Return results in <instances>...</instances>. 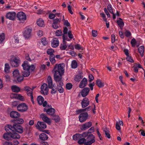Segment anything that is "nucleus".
Segmentation results:
<instances>
[{"mask_svg": "<svg viewBox=\"0 0 145 145\" xmlns=\"http://www.w3.org/2000/svg\"><path fill=\"white\" fill-rule=\"evenodd\" d=\"M37 25L40 27H42L44 25V22L43 20L40 18L37 21Z\"/></svg>", "mask_w": 145, "mask_h": 145, "instance_id": "473e14b6", "label": "nucleus"}, {"mask_svg": "<svg viewBox=\"0 0 145 145\" xmlns=\"http://www.w3.org/2000/svg\"><path fill=\"white\" fill-rule=\"evenodd\" d=\"M62 38L63 39V43L64 44H66V42L65 41V40L67 41H69L70 40L69 39V38L67 37V36H65L64 35H62Z\"/></svg>", "mask_w": 145, "mask_h": 145, "instance_id": "49530a36", "label": "nucleus"}, {"mask_svg": "<svg viewBox=\"0 0 145 145\" xmlns=\"http://www.w3.org/2000/svg\"><path fill=\"white\" fill-rule=\"evenodd\" d=\"M37 125L36 126L37 128L40 131H42V129H45L46 127V125L44 122L38 121L37 123Z\"/></svg>", "mask_w": 145, "mask_h": 145, "instance_id": "9b49d317", "label": "nucleus"}, {"mask_svg": "<svg viewBox=\"0 0 145 145\" xmlns=\"http://www.w3.org/2000/svg\"><path fill=\"white\" fill-rule=\"evenodd\" d=\"M63 22V24L64 25H65L67 27L70 26V23L68 22L67 20H64V21Z\"/></svg>", "mask_w": 145, "mask_h": 145, "instance_id": "0e129e2a", "label": "nucleus"}, {"mask_svg": "<svg viewBox=\"0 0 145 145\" xmlns=\"http://www.w3.org/2000/svg\"><path fill=\"white\" fill-rule=\"evenodd\" d=\"M72 87V85L71 83H68L66 84V88L67 89L70 90Z\"/></svg>", "mask_w": 145, "mask_h": 145, "instance_id": "13d9d810", "label": "nucleus"}, {"mask_svg": "<svg viewBox=\"0 0 145 145\" xmlns=\"http://www.w3.org/2000/svg\"><path fill=\"white\" fill-rule=\"evenodd\" d=\"M47 81L48 87L50 88H52V87H54V85L52 84V78L50 76H48Z\"/></svg>", "mask_w": 145, "mask_h": 145, "instance_id": "bb28decb", "label": "nucleus"}, {"mask_svg": "<svg viewBox=\"0 0 145 145\" xmlns=\"http://www.w3.org/2000/svg\"><path fill=\"white\" fill-rule=\"evenodd\" d=\"M29 66L30 65L28 64V62L27 61H24L22 65V66L23 67V69L24 70H29Z\"/></svg>", "mask_w": 145, "mask_h": 145, "instance_id": "aec40b11", "label": "nucleus"}, {"mask_svg": "<svg viewBox=\"0 0 145 145\" xmlns=\"http://www.w3.org/2000/svg\"><path fill=\"white\" fill-rule=\"evenodd\" d=\"M103 131L105 132V137H107L108 138H110V135L109 133V131L106 128H105L103 129Z\"/></svg>", "mask_w": 145, "mask_h": 145, "instance_id": "58836bf2", "label": "nucleus"}, {"mask_svg": "<svg viewBox=\"0 0 145 145\" xmlns=\"http://www.w3.org/2000/svg\"><path fill=\"white\" fill-rule=\"evenodd\" d=\"M6 131L9 130L12 131H16L20 134L23 132V127L19 125L14 124L12 126L10 125H6L5 127Z\"/></svg>", "mask_w": 145, "mask_h": 145, "instance_id": "f03ea898", "label": "nucleus"}, {"mask_svg": "<svg viewBox=\"0 0 145 145\" xmlns=\"http://www.w3.org/2000/svg\"><path fill=\"white\" fill-rule=\"evenodd\" d=\"M68 36L69 38L71 39L73 37V35L72 34V31H69L68 32Z\"/></svg>", "mask_w": 145, "mask_h": 145, "instance_id": "774afa93", "label": "nucleus"}, {"mask_svg": "<svg viewBox=\"0 0 145 145\" xmlns=\"http://www.w3.org/2000/svg\"><path fill=\"white\" fill-rule=\"evenodd\" d=\"M12 91L14 92L18 93L20 91V88L18 86H12L11 87Z\"/></svg>", "mask_w": 145, "mask_h": 145, "instance_id": "2f4dec72", "label": "nucleus"}, {"mask_svg": "<svg viewBox=\"0 0 145 145\" xmlns=\"http://www.w3.org/2000/svg\"><path fill=\"white\" fill-rule=\"evenodd\" d=\"M13 76L14 78H16L19 76V72L18 70L16 69L13 72Z\"/></svg>", "mask_w": 145, "mask_h": 145, "instance_id": "a19ab883", "label": "nucleus"}, {"mask_svg": "<svg viewBox=\"0 0 145 145\" xmlns=\"http://www.w3.org/2000/svg\"><path fill=\"white\" fill-rule=\"evenodd\" d=\"M52 116V119L55 120L56 122H58L59 121L60 118L58 116H54V114Z\"/></svg>", "mask_w": 145, "mask_h": 145, "instance_id": "a18cd8bd", "label": "nucleus"}, {"mask_svg": "<svg viewBox=\"0 0 145 145\" xmlns=\"http://www.w3.org/2000/svg\"><path fill=\"white\" fill-rule=\"evenodd\" d=\"M18 110L23 112L26 111L28 109V106L24 103L19 104L17 106Z\"/></svg>", "mask_w": 145, "mask_h": 145, "instance_id": "20e7f679", "label": "nucleus"}, {"mask_svg": "<svg viewBox=\"0 0 145 145\" xmlns=\"http://www.w3.org/2000/svg\"><path fill=\"white\" fill-rule=\"evenodd\" d=\"M96 84L99 88L103 87L104 86V83L99 79H97L96 80Z\"/></svg>", "mask_w": 145, "mask_h": 145, "instance_id": "c85d7f7f", "label": "nucleus"}, {"mask_svg": "<svg viewBox=\"0 0 145 145\" xmlns=\"http://www.w3.org/2000/svg\"><path fill=\"white\" fill-rule=\"evenodd\" d=\"M87 142H85L84 145H91L95 141V137L92 134L88 135L86 139Z\"/></svg>", "mask_w": 145, "mask_h": 145, "instance_id": "39448f33", "label": "nucleus"}, {"mask_svg": "<svg viewBox=\"0 0 145 145\" xmlns=\"http://www.w3.org/2000/svg\"><path fill=\"white\" fill-rule=\"evenodd\" d=\"M52 90L51 91V93L52 94H54L57 91V88L56 86L54 87H52Z\"/></svg>", "mask_w": 145, "mask_h": 145, "instance_id": "e2e57ef3", "label": "nucleus"}, {"mask_svg": "<svg viewBox=\"0 0 145 145\" xmlns=\"http://www.w3.org/2000/svg\"><path fill=\"white\" fill-rule=\"evenodd\" d=\"M135 65H134L133 68L134 71L135 72L137 73L138 72V68L142 69L140 64L137 63H135Z\"/></svg>", "mask_w": 145, "mask_h": 145, "instance_id": "cd10ccee", "label": "nucleus"}, {"mask_svg": "<svg viewBox=\"0 0 145 145\" xmlns=\"http://www.w3.org/2000/svg\"><path fill=\"white\" fill-rule=\"evenodd\" d=\"M41 92L44 95H47L48 94V89L47 85L45 83L43 84L41 87Z\"/></svg>", "mask_w": 145, "mask_h": 145, "instance_id": "6e6552de", "label": "nucleus"}, {"mask_svg": "<svg viewBox=\"0 0 145 145\" xmlns=\"http://www.w3.org/2000/svg\"><path fill=\"white\" fill-rule=\"evenodd\" d=\"M31 89L28 86H26L24 88V89H22V91L25 90L27 91V93L31 91Z\"/></svg>", "mask_w": 145, "mask_h": 145, "instance_id": "864d4df0", "label": "nucleus"}, {"mask_svg": "<svg viewBox=\"0 0 145 145\" xmlns=\"http://www.w3.org/2000/svg\"><path fill=\"white\" fill-rule=\"evenodd\" d=\"M126 59L128 61L131 63H133L134 62V61L130 56H127V57L126 58Z\"/></svg>", "mask_w": 145, "mask_h": 145, "instance_id": "680f3d73", "label": "nucleus"}, {"mask_svg": "<svg viewBox=\"0 0 145 145\" xmlns=\"http://www.w3.org/2000/svg\"><path fill=\"white\" fill-rule=\"evenodd\" d=\"M11 131H10L8 133H4L3 136V138L6 140H11Z\"/></svg>", "mask_w": 145, "mask_h": 145, "instance_id": "dca6fc26", "label": "nucleus"}, {"mask_svg": "<svg viewBox=\"0 0 145 145\" xmlns=\"http://www.w3.org/2000/svg\"><path fill=\"white\" fill-rule=\"evenodd\" d=\"M56 82H58L59 85H57V90L60 93H62L64 91L62 87V86L63 85V84L62 82V79L61 80V83L59 81H56Z\"/></svg>", "mask_w": 145, "mask_h": 145, "instance_id": "a211bd4d", "label": "nucleus"}, {"mask_svg": "<svg viewBox=\"0 0 145 145\" xmlns=\"http://www.w3.org/2000/svg\"><path fill=\"white\" fill-rule=\"evenodd\" d=\"M40 116L41 118H42L44 122H46L49 124L51 123V121L50 119L47 117L45 114H42Z\"/></svg>", "mask_w": 145, "mask_h": 145, "instance_id": "6ab92c4d", "label": "nucleus"}, {"mask_svg": "<svg viewBox=\"0 0 145 145\" xmlns=\"http://www.w3.org/2000/svg\"><path fill=\"white\" fill-rule=\"evenodd\" d=\"M63 64H56L52 70L54 73V79L55 81H59L61 83L62 75L64 72Z\"/></svg>", "mask_w": 145, "mask_h": 145, "instance_id": "f257e3e1", "label": "nucleus"}, {"mask_svg": "<svg viewBox=\"0 0 145 145\" xmlns=\"http://www.w3.org/2000/svg\"><path fill=\"white\" fill-rule=\"evenodd\" d=\"M117 22L119 26L124 25V23L122 21L120 20H118L117 21Z\"/></svg>", "mask_w": 145, "mask_h": 145, "instance_id": "bf43d9fd", "label": "nucleus"}, {"mask_svg": "<svg viewBox=\"0 0 145 145\" xmlns=\"http://www.w3.org/2000/svg\"><path fill=\"white\" fill-rule=\"evenodd\" d=\"M139 53L141 56L142 57L143 55V53L144 51V47L143 46H140L138 48Z\"/></svg>", "mask_w": 145, "mask_h": 145, "instance_id": "e433bc0d", "label": "nucleus"}, {"mask_svg": "<svg viewBox=\"0 0 145 145\" xmlns=\"http://www.w3.org/2000/svg\"><path fill=\"white\" fill-rule=\"evenodd\" d=\"M125 35L127 37L130 36L131 34V33L128 30H126L125 33Z\"/></svg>", "mask_w": 145, "mask_h": 145, "instance_id": "6e6d98bb", "label": "nucleus"}, {"mask_svg": "<svg viewBox=\"0 0 145 145\" xmlns=\"http://www.w3.org/2000/svg\"><path fill=\"white\" fill-rule=\"evenodd\" d=\"M89 104V101L88 98L85 97L83 99L81 102L82 107L84 108L88 106Z\"/></svg>", "mask_w": 145, "mask_h": 145, "instance_id": "f8f14e48", "label": "nucleus"}, {"mask_svg": "<svg viewBox=\"0 0 145 145\" xmlns=\"http://www.w3.org/2000/svg\"><path fill=\"white\" fill-rule=\"evenodd\" d=\"M107 9L110 13L112 14L114 13L112 6L111 5H108L107 6Z\"/></svg>", "mask_w": 145, "mask_h": 145, "instance_id": "603ef678", "label": "nucleus"}, {"mask_svg": "<svg viewBox=\"0 0 145 145\" xmlns=\"http://www.w3.org/2000/svg\"><path fill=\"white\" fill-rule=\"evenodd\" d=\"M17 16L18 20L20 21H24L26 19V16L25 14L22 12H18Z\"/></svg>", "mask_w": 145, "mask_h": 145, "instance_id": "1a4fd4ad", "label": "nucleus"}, {"mask_svg": "<svg viewBox=\"0 0 145 145\" xmlns=\"http://www.w3.org/2000/svg\"><path fill=\"white\" fill-rule=\"evenodd\" d=\"M37 100L39 105H42L44 101V98L41 96L39 95L37 97Z\"/></svg>", "mask_w": 145, "mask_h": 145, "instance_id": "c756f323", "label": "nucleus"}, {"mask_svg": "<svg viewBox=\"0 0 145 145\" xmlns=\"http://www.w3.org/2000/svg\"><path fill=\"white\" fill-rule=\"evenodd\" d=\"M81 135L78 133L76 134L73 135L72 137L74 140H77L78 139L81 138Z\"/></svg>", "mask_w": 145, "mask_h": 145, "instance_id": "ea45409f", "label": "nucleus"}, {"mask_svg": "<svg viewBox=\"0 0 145 145\" xmlns=\"http://www.w3.org/2000/svg\"><path fill=\"white\" fill-rule=\"evenodd\" d=\"M5 39V35L3 33L0 35V44L2 43Z\"/></svg>", "mask_w": 145, "mask_h": 145, "instance_id": "8fccbe9b", "label": "nucleus"}, {"mask_svg": "<svg viewBox=\"0 0 145 145\" xmlns=\"http://www.w3.org/2000/svg\"><path fill=\"white\" fill-rule=\"evenodd\" d=\"M56 34L57 36H59L62 35V32L60 30H58L56 31Z\"/></svg>", "mask_w": 145, "mask_h": 145, "instance_id": "052dcab7", "label": "nucleus"}, {"mask_svg": "<svg viewBox=\"0 0 145 145\" xmlns=\"http://www.w3.org/2000/svg\"><path fill=\"white\" fill-rule=\"evenodd\" d=\"M30 72L29 70H24L22 72V74L24 77H26L28 76L30 74Z\"/></svg>", "mask_w": 145, "mask_h": 145, "instance_id": "c9c22d12", "label": "nucleus"}, {"mask_svg": "<svg viewBox=\"0 0 145 145\" xmlns=\"http://www.w3.org/2000/svg\"><path fill=\"white\" fill-rule=\"evenodd\" d=\"M10 116L12 118H16L20 117V115L17 111H13L10 112Z\"/></svg>", "mask_w": 145, "mask_h": 145, "instance_id": "f3484780", "label": "nucleus"}, {"mask_svg": "<svg viewBox=\"0 0 145 145\" xmlns=\"http://www.w3.org/2000/svg\"><path fill=\"white\" fill-rule=\"evenodd\" d=\"M87 80L86 79L84 78L80 82L79 85V87L80 88H83L86 85Z\"/></svg>", "mask_w": 145, "mask_h": 145, "instance_id": "4be33fe9", "label": "nucleus"}, {"mask_svg": "<svg viewBox=\"0 0 145 145\" xmlns=\"http://www.w3.org/2000/svg\"><path fill=\"white\" fill-rule=\"evenodd\" d=\"M41 40L42 44L44 46H46L48 44V42L46 40L45 37L42 38Z\"/></svg>", "mask_w": 145, "mask_h": 145, "instance_id": "09e8293b", "label": "nucleus"}, {"mask_svg": "<svg viewBox=\"0 0 145 145\" xmlns=\"http://www.w3.org/2000/svg\"><path fill=\"white\" fill-rule=\"evenodd\" d=\"M37 34L39 37H40L43 35V32L42 31L39 30L37 31Z\"/></svg>", "mask_w": 145, "mask_h": 145, "instance_id": "69168bd1", "label": "nucleus"}, {"mask_svg": "<svg viewBox=\"0 0 145 145\" xmlns=\"http://www.w3.org/2000/svg\"><path fill=\"white\" fill-rule=\"evenodd\" d=\"M16 16V13L14 12H9L6 14L5 17L7 19L13 21L15 20Z\"/></svg>", "mask_w": 145, "mask_h": 145, "instance_id": "0eeeda50", "label": "nucleus"}, {"mask_svg": "<svg viewBox=\"0 0 145 145\" xmlns=\"http://www.w3.org/2000/svg\"><path fill=\"white\" fill-rule=\"evenodd\" d=\"M13 121L14 124H22L24 123V121L23 119L18 118L13 120Z\"/></svg>", "mask_w": 145, "mask_h": 145, "instance_id": "a878e982", "label": "nucleus"}, {"mask_svg": "<svg viewBox=\"0 0 145 145\" xmlns=\"http://www.w3.org/2000/svg\"><path fill=\"white\" fill-rule=\"evenodd\" d=\"M136 43V40L134 39H133L131 41V44L132 45V46L133 47H134L135 46V45Z\"/></svg>", "mask_w": 145, "mask_h": 145, "instance_id": "5fc2aeb1", "label": "nucleus"}, {"mask_svg": "<svg viewBox=\"0 0 145 145\" xmlns=\"http://www.w3.org/2000/svg\"><path fill=\"white\" fill-rule=\"evenodd\" d=\"M35 57L33 55H31L30 56L28 54H26L25 55V59L29 61H31L35 59Z\"/></svg>", "mask_w": 145, "mask_h": 145, "instance_id": "b1692460", "label": "nucleus"}, {"mask_svg": "<svg viewBox=\"0 0 145 145\" xmlns=\"http://www.w3.org/2000/svg\"><path fill=\"white\" fill-rule=\"evenodd\" d=\"M92 125V123L91 122H89L83 124L80 126V129L82 131L85 130L89 128Z\"/></svg>", "mask_w": 145, "mask_h": 145, "instance_id": "ddd939ff", "label": "nucleus"}, {"mask_svg": "<svg viewBox=\"0 0 145 145\" xmlns=\"http://www.w3.org/2000/svg\"><path fill=\"white\" fill-rule=\"evenodd\" d=\"M86 139L85 138H81L79 139L78 141V143L80 144H84L85 142H86Z\"/></svg>", "mask_w": 145, "mask_h": 145, "instance_id": "37998d69", "label": "nucleus"}, {"mask_svg": "<svg viewBox=\"0 0 145 145\" xmlns=\"http://www.w3.org/2000/svg\"><path fill=\"white\" fill-rule=\"evenodd\" d=\"M11 139H19L20 137V136L18 133H11Z\"/></svg>", "mask_w": 145, "mask_h": 145, "instance_id": "7c9ffc66", "label": "nucleus"}, {"mask_svg": "<svg viewBox=\"0 0 145 145\" xmlns=\"http://www.w3.org/2000/svg\"><path fill=\"white\" fill-rule=\"evenodd\" d=\"M55 14L53 13H50L49 14V18L50 19H53L55 17Z\"/></svg>", "mask_w": 145, "mask_h": 145, "instance_id": "338daca9", "label": "nucleus"}, {"mask_svg": "<svg viewBox=\"0 0 145 145\" xmlns=\"http://www.w3.org/2000/svg\"><path fill=\"white\" fill-rule=\"evenodd\" d=\"M71 66L72 68L75 69L77 67V63L76 61L73 60L72 61L71 63Z\"/></svg>", "mask_w": 145, "mask_h": 145, "instance_id": "c03bdc74", "label": "nucleus"}, {"mask_svg": "<svg viewBox=\"0 0 145 145\" xmlns=\"http://www.w3.org/2000/svg\"><path fill=\"white\" fill-rule=\"evenodd\" d=\"M20 61L18 57H15L10 59V63L12 67H17L19 66Z\"/></svg>", "mask_w": 145, "mask_h": 145, "instance_id": "7ed1b4c3", "label": "nucleus"}, {"mask_svg": "<svg viewBox=\"0 0 145 145\" xmlns=\"http://www.w3.org/2000/svg\"><path fill=\"white\" fill-rule=\"evenodd\" d=\"M82 77L83 76L80 74H77L74 77V80L78 82L80 81Z\"/></svg>", "mask_w": 145, "mask_h": 145, "instance_id": "72a5a7b5", "label": "nucleus"}, {"mask_svg": "<svg viewBox=\"0 0 145 145\" xmlns=\"http://www.w3.org/2000/svg\"><path fill=\"white\" fill-rule=\"evenodd\" d=\"M54 52V50L52 48L48 49L47 51V53L48 55H50V56H52V55H54L53 54Z\"/></svg>", "mask_w": 145, "mask_h": 145, "instance_id": "de8ad7c7", "label": "nucleus"}, {"mask_svg": "<svg viewBox=\"0 0 145 145\" xmlns=\"http://www.w3.org/2000/svg\"><path fill=\"white\" fill-rule=\"evenodd\" d=\"M10 67L9 64L8 63H6L5 65L4 71L6 72H8L9 71Z\"/></svg>", "mask_w": 145, "mask_h": 145, "instance_id": "79ce46f5", "label": "nucleus"}, {"mask_svg": "<svg viewBox=\"0 0 145 145\" xmlns=\"http://www.w3.org/2000/svg\"><path fill=\"white\" fill-rule=\"evenodd\" d=\"M52 46L53 47L56 48L59 45V41L57 38H54L52 42L51 43Z\"/></svg>", "mask_w": 145, "mask_h": 145, "instance_id": "412c9836", "label": "nucleus"}, {"mask_svg": "<svg viewBox=\"0 0 145 145\" xmlns=\"http://www.w3.org/2000/svg\"><path fill=\"white\" fill-rule=\"evenodd\" d=\"M32 29L28 27H26L23 33L24 37L25 38H28L31 36Z\"/></svg>", "mask_w": 145, "mask_h": 145, "instance_id": "9d476101", "label": "nucleus"}, {"mask_svg": "<svg viewBox=\"0 0 145 145\" xmlns=\"http://www.w3.org/2000/svg\"><path fill=\"white\" fill-rule=\"evenodd\" d=\"M55 56L54 55H52L50 56L49 59L52 64H54L56 63V60L55 59Z\"/></svg>", "mask_w": 145, "mask_h": 145, "instance_id": "4c0bfd02", "label": "nucleus"}, {"mask_svg": "<svg viewBox=\"0 0 145 145\" xmlns=\"http://www.w3.org/2000/svg\"><path fill=\"white\" fill-rule=\"evenodd\" d=\"M61 18H57L54 20L53 23L58 24L61 22Z\"/></svg>", "mask_w": 145, "mask_h": 145, "instance_id": "3c124183", "label": "nucleus"}, {"mask_svg": "<svg viewBox=\"0 0 145 145\" xmlns=\"http://www.w3.org/2000/svg\"><path fill=\"white\" fill-rule=\"evenodd\" d=\"M17 78V80L19 82H21L23 80V77L22 76H20Z\"/></svg>", "mask_w": 145, "mask_h": 145, "instance_id": "4d7b16f0", "label": "nucleus"}, {"mask_svg": "<svg viewBox=\"0 0 145 145\" xmlns=\"http://www.w3.org/2000/svg\"><path fill=\"white\" fill-rule=\"evenodd\" d=\"M90 89L88 88H84L81 91V95L83 97H85L88 94Z\"/></svg>", "mask_w": 145, "mask_h": 145, "instance_id": "2eb2a0df", "label": "nucleus"}, {"mask_svg": "<svg viewBox=\"0 0 145 145\" xmlns=\"http://www.w3.org/2000/svg\"><path fill=\"white\" fill-rule=\"evenodd\" d=\"M39 137L40 140L43 141L47 140L48 138V135L43 133L40 134L39 136Z\"/></svg>", "mask_w": 145, "mask_h": 145, "instance_id": "393cba45", "label": "nucleus"}, {"mask_svg": "<svg viewBox=\"0 0 145 145\" xmlns=\"http://www.w3.org/2000/svg\"><path fill=\"white\" fill-rule=\"evenodd\" d=\"M120 125L123 126V123L122 121H120L119 122L117 121L116 123V128L117 130H119L120 129Z\"/></svg>", "mask_w": 145, "mask_h": 145, "instance_id": "f704fd0d", "label": "nucleus"}, {"mask_svg": "<svg viewBox=\"0 0 145 145\" xmlns=\"http://www.w3.org/2000/svg\"><path fill=\"white\" fill-rule=\"evenodd\" d=\"M55 109L52 108H44V112H46L47 114L51 116H53L55 113Z\"/></svg>", "mask_w": 145, "mask_h": 145, "instance_id": "4468645a", "label": "nucleus"}, {"mask_svg": "<svg viewBox=\"0 0 145 145\" xmlns=\"http://www.w3.org/2000/svg\"><path fill=\"white\" fill-rule=\"evenodd\" d=\"M35 57L33 55H31L30 56L28 54H26L25 55V59L29 61H31L35 59Z\"/></svg>", "mask_w": 145, "mask_h": 145, "instance_id": "5701e85b", "label": "nucleus"}, {"mask_svg": "<svg viewBox=\"0 0 145 145\" xmlns=\"http://www.w3.org/2000/svg\"><path fill=\"white\" fill-rule=\"evenodd\" d=\"M88 115L87 112L82 113L78 117L79 121L81 123L85 122L87 119Z\"/></svg>", "mask_w": 145, "mask_h": 145, "instance_id": "423d86ee", "label": "nucleus"}]
</instances>
